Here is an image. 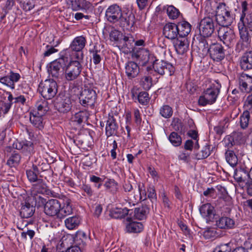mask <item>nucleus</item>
<instances>
[{"mask_svg":"<svg viewBox=\"0 0 252 252\" xmlns=\"http://www.w3.org/2000/svg\"><path fill=\"white\" fill-rule=\"evenodd\" d=\"M35 212V207L30 203L25 202L22 203L20 211V215L22 218H29L31 217Z\"/></svg>","mask_w":252,"mask_h":252,"instance_id":"obj_28","label":"nucleus"},{"mask_svg":"<svg viewBox=\"0 0 252 252\" xmlns=\"http://www.w3.org/2000/svg\"><path fill=\"white\" fill-rule=\"evenodd\" d=\"M215 31L213 19L210 16L204 18L200 22L199 31L203 37H209Z\"/></svg>","mask_w":252,"mask_h":252,"instance_id":"obj_15","label":"nucleus"},{"mask_svg":"<svg viewBox=\"0 0 252 252\" xmlns=\"http://www.w3.org/2000/svg\"><path fill=\"white\" fill-rule=\"evenodd\" d=\"M82 61L73 59V57H71V60L65 69V78L66 80L73 81L79 76L82 69Z\"/></svg>","mask_w":252,"mask_h":252,"instance_id":"obj_5","label":"nucleus"},{"mask_svg":"<svg viewBox=\"0 0 252 252\" xmlns=\"http://www.w3.org/2000/svg\"><path fill=\"white\" fill-rule=\"evenodd\" d=\"M81 219L76 216L69 217L64 220L66 228L70 230L77 228L79 225Z\"/></svg>","mask_w":252,"mask_h":252,"instance_id":"obj_36","label":"nucleus"},{"mask_svg":"<svg viewBox=\"0 0 252 252\" xmlns=\"http://www.w3.org/2000/svg\"><path fill=\"white\" fill-rule=\"evenodd\" d=\"M208 53L211 58L217 62L221 61L225 57V50L224 47L220 43L218 42L210 45Z\"/></svg>","mask_w":252,"mask_h":252,"instance_id":"obj_12","label":"nucleus"},{"mask_svg":"<svg viewBox=\"0 0 252 252\" xmlns=\"http://www.w3.org/2000/svg\"><path fill=\"white\" fill-rule=\"evenodd\" d=\"M250 113L249 111L246 110L240 117V126L243 129L246 128L249 125L250 118Z\"/></svg>","mask_w":252,"mask_h":252,"instance_id":"obj_46","label":"nucleus"},{"mask_svg":"<svg viewBox=\"0 0 252 252\" xmlns=\"http://www.w3.org/2000/svg\"><path fill=\"white\" fill-rule=\"evenodd\" d=\"M90 52L92 54L94 63L95 64H98L101 60V57L98 54L100 52L97 50H90Z\"/></svg>","mask_w":252,"mask_h":252,"instance_id":"obj_57","label":"nucleus"},{"mask_svg":"<svg viewBox=\"0 0 252 252\" xmlns=\"http://www.w3.org/2000/svg\"><path fill=\"white\" fill-rule=\"evenodd\" d=\"M13 147L26 154L31 153L33 150V143L27 140L16 141L13 144Z\"/></svg>","mask_w":252,"mask_h":252,"instance_id":"obj_24","label":"nucleus"},{"mask_svg":"<svg viewBox=\"0 0 252 252\" xmlns=\"http://www.w3.org/2000/svg\"><path fill=\"white\" fill-rule=\"evenodd\" d=\"M173 45L176 52L180 55H183L188 50L189 41L187 37H178L173 40Z\"/></svg>","mask_w":252,"mask_h":252,"instance_id":"obj_21","label":"nucleus"},{"mask_svg":"<svg viewBox=\"0 0 252 252\" xmlns=\"http://www.w3.org/2000/svg\"><path fill=\"white\" fill-rule=\"evenodd\" d=\"M177 27L178 29L179 37H187L188 34L190 32L191 26L187 21H183L178 22L177 24Z\"/></svg>","mask_w":252,"mask_h":252,"instance_id":"obj_30","label":"nucleus"},{"mask_svg":"<svg viewBox=\"0 0 252 252\" xmlns=\"http://www.w3.org/2000/svg\"><path fill=\"white\" fill-rule=\"evenodd\" d=\"M31 190L32 194L33 196L36 204L38 203L39 198L38 197L41 196L38 195V194L53 195L54 193L48 188L46 184L42 179H39L37 180V182L32 185Z\"/></svg>","mask_w":252,"mask_h":252,"instance_id":"obj_9","label":"nucleus"},{"mask_svg":"<svg viewBox=\"0 0 252 252\" xmlns=\"http://www.w3.org/2000/svg\"><path fill=\"white\" fill-rule=\"evenodd\" d=\"M198 47L199 50H202V52H208L209 46L207 40L203 37H200L198 40Z\"/></svg>","mask_w":252,"mask_h":252,"instance_id":"obj_53","label":"nucleus"},{"mask_svg":"<svg viewBox=\"0 0 252 252\" xmlns=\"http://www.w3.org/2000/svg\"><path fill=\"white\" fill-rule=\"evenodd\" d=\"M249 7L247 1L244 0L241 2V13L239 21H244L247 14L248 13Z\"/></svg>","mask_w":252,"mask_h":252,"instance_id":"obj_52","label":"nucleus"},{"mask_svg":"<svg viewBox=\"0 0 252 252\" xmlns=\"http://www.w3.org/2000/svg\"><path fill=\"white\" fill-rule=\"evenodd\" d=\"M235 180L239 183L244 182L247 179L252 178L251 175V170L249 172L244 168L236 169L234 173Z\"/></svg>","mask_w":252,"mask_h":252,"instance_id":"obj_29","label":"nucleus"},{"mask_svg":"<svg viewBox=\"0 0 252 252\" xmlns=\"http://www.w3.org/2000/svg\"><path fill=\"white\" fill-rule=\"evenodd\" d=\"M149 212V208L146 206H142L136 208L134 210V216L139 220H142L146 218Z\"/></svg>","mask_w":252,"mask_h":252,"instance_id":"obj_44","label":"nucleus"},{"mask_svg":"<svg viewBox=\"0 0 252 252\" xmlns=\"http://www.w3.org/2000/svg\"><path fill=\"white\" fill-rule=\"evenodd\" d=\"M240 40L248 43L250 41V34L248 29L245 25V21H239L238 23Z\"/></svg>","mask_w":252,"mask_h":252,"instance_id":"obj_31","label":"nucleus"},{"mask_svg":"<svg viewBox=\"0 0 252 252\" xmlns=\"http://www.w3.org/2000/svg\"><path fill=\"white\" fill-rule=\"evenodd\" d=\"M221 87V84L218 81H215L204 90L203 94L200 96L198 99L199 105L204 106L215 103L220 93Z\"/></svg>","mask_w":252,"mask_h":252,"instance_id":"obj_3","label":"nucleus"},{"mask_svg":"<svg viewBox=\"0 0 252 252\" xmlns=\"http://www.w3.org/2000/svg\"><path fill=\"white\" fill-rule=\"evenodd\" d=\"M225 157L227 162L232 167L237 164V157L232 150H226L225 153Z\"/></svg>","mask_w":252,"mask_h":252,"instance_id":"obj_41","label":"nucleus"},{"mask_svg":"<svg viewBox=\"0 0 252 252\" xmlns=\"http://www.w3.org/2000/svg\"><path fill=\"white\" fill-rule=\"evenodd\" d=\"M168 140L170 143L175 147H178L182 144V138L176 132H172L168 136Z\"/></svg>","mask_w":252,"mask_h":252,"instance_id":"obj_47","label":"nucleus"},{"mask_svg":"<svg viewBox=\"0 0 252 252\" xmlns=\"http://www.w3.org/2000/svg\"><path fill=\"white\" fill-rule=\"evenodd\" d=\"M118 125L113 116L109 115L106 122L105 134L108 137L116 135L117 133Z\"/></svg>","mask_w":252,"mask_h":252,"instance_id":"obj_22","label":"nucleus"},{"mask_svg":"<svg viewBox=\"0 0 252 252\" xmlns=\"http://www.w3.org/2000/svg\"><path fill=\"white\" fill-rule=\"evenodd\" d=\"M27 176L30 182H36L40 178H38L39 171L36 165H33L32 167L26 171Z\"/></svg>","mask_w":252,"mask_h":252,"instance_id":"obj_38","label":"nucleus"},{"mask_svg":"<svg viewBox=\"0 0 252 252\" xmlns=\"http://www.w3.org/2000/svg\"><path fill=\"white\" fill-rule=\"evenodd\" d=\"M240 64L244 70L252 69V51L246 52L242 57Z\"/></svg>","mask_w":252,"mask_h":252,"instance_id":"obj_32","label":"nucleus"},{"mask_svg":"<svg viewBox=\"0 0 252 252\" xmlns=\"http://www.w3.org/2000/svg\"><path fill=\"white\" fill-rule=\"evenodd\" d=\"M71 2L72 9L75 11L92 8L91 3L85 0H72Z\"/></svg>","mask_w":252,"mask_h":252,"instance_id":"obj_35","label":"nucleus"},{"mask_svg":"<svg viewBox=\"0 0 252 252\" xmlns=\"http://www.w3.org/2000/svg\"><path fill=\"white\" fill-rule=\"evenodd\" d=\"M217 235L216 231L213 229H208L203 233V236L206 239L215 238Z\"/></svg>","mask_w":252,"mask_h":252,"instance_id":"obj_59","label":"nucleus"},{"mask_svg":"<svg viewBox=\"0 0 252 252\" xmlns=\"http://www.w3.org/2000/svg\"><path fill=\"white\" fill-rule=\"evenodd\" d=\"M138 90L137 87H133L131 90L130 93L132 99H137L138 102L142 105L148 104L150 100L148 93L146 92H141L138 94Z\"/></svg>","mask_w":252,"mask_h":252,"instance_id":"obj_23","label":"nucleus"},{"mask_svg":"<svg viewBox=\"0 0 252 252\" xmlns=\"http://www.w3.org/2000/svg\"><path fill=\"white\" fill-rule=\"evenodd\" d=\"M239 88L242 92L252 91V77L247 74H243L239 78Z\"/></svg>","mask_w":252,"mask_h":252,"instance_id":"obj_25","label":"nucleus"},{"mask_svg":"<svg viewBox=\"0 0 252 252\" xmlns=\"http://www.w3.org/2000/svg\"><path fill=\"white\" fill-rule=\"evenodd\" d=\"M223 216L216 218V225L221 229H230L234 227L235 222L230 218L224 216L225 214L230 213L231 209L227 206L223 207Z\"/></svg>","mask_w":252,"mask_h":252,"instance_id":"obj_14","label":"nucleus"},{"mask_svg":"<svg viewBox=\"0 0 252 252\" xmlns=\"http://www.w3.org/2000/svg\"><path fill=\"white\" fill-rule=\"evenodd\" d=\"M58 88V86L55 81L53 79H46L39 84L38 90L44 98L51 99L56 95Z\"/></svg>","mask_w":252,"mask_h":252,"instance_id":"obj_4","label":"nucleus"},{"mask_svg":"<svg viewBox=\"0 0 252 252\" xmlns=\"http://www.w3.org/2000/svg\"><path fill=\"white\" fill-rule=\"evenodd\" d=\"M35 232L33 230H28L27 231H23L21 233L22 239L26 240L27 239V236H29L30 239L32 240L35 235Z\"/></svg>","mask_w":252,"mask_h":252,"instance_id":"obj_60","label":"nucleus"},{"mask_svg":"<svg viewBox=\"0 0 252 252\" xmlns=\"http://www.w3.org/2000/svg\"><path fill=\"white\" fill-rule=\"evenodd\" d=\"M244 106L246 110L252 112V94L247 97Z\"/></svg>","mask_w":252,"mask_h":252,"instance_id":"obj_64","label":"nucleus"},{"mask_svg":"<svg viewBox=\"0 0 252 252\" xmlns=\"http://www.w3.org/2000/svg\"><path fill=\"white\" fill-rule=\"evenodd\" d=\"M21 76L19 73L11 71L8 75L0 78V82L13 90L15 87V84L18 82Z\"/></svg>","mask_w":252,"mask_h":252,"instance_id":"obj_18","label":"nucleus"},{"mask_svg":"<svg viewBox=\"0 0 252 252\" xmlns=\"http://www.w3.org/2000/svg\"><path fill=\"white\" fill-rule=\"evenodd\" d=\"M130 211V210L128 209L126 207L124 208H116L110 211V216L114 219H122L125 217Z\"/></svg>","mask_w":252,"mask_h":252,"instance_id":"obj_37","label":"nucleus"},{"mask_svg":"<svg viewBox=\"0 0 252 252\" xmlns=\"http://www.w3.org/2000/svg\"><path fill=\"white\" fill-rule=\"evenodd\" d=\"M223 144L225 147L228 148L232 147L234 144L233 137L230 135L226 136L223 140Z\"/></svg>","mask_w":252,"mask_h":252,"instance_id":"obj_58","label":"nucleus"},{"mask_svg":"<svg viewBox=\"0 0 252 252\" xmlns=\"http://www.w3.org/2000/svg\"><path fill=\"white\" fill-rule=\"evenodd\" d=\"M211 4H207L205 10L212 16H215L216 21L219 26H229L235 19V15L232 13L230 8L224 2L219 3L215 10L212 11Z\"/></svg>","mask_w":252,"mask_h":252,"instance_id":"obj_1","label":"nucleus"},{"mask_svg":"<svg viewBox=\"0 0 252 252\" xmlns=\"http://www.w3.org/2000/svg\"><path fill=\"white\" fill-rule=\"evenodd\" d=\"M81 189L86 193L88 197H90L93 194V190L90 186L83 185Z\"/></svg>","mask_w":252,"mask_h":252,"instance_id":"obj_63","label":"nucleus"},{"mask_svg":"<svg viewBox=\"0 0 252 252\" xmlns=\"http://www.w3.org/2000/svg\"><path fill=\"white\" fill-rule=\"evenodd\" d=\"M21 6L25 11H30L34 7L33 0H23Z\"/></svg>","mask_w":252,"mask_h":252,"instance_id":"obj_54","label":"nucleus"},{"mask_svg":"<svg viewBox=\"0 0 252 252\" xmlns=\"http://www.w3.org/2000/svg\"><path fill=\"white\" fill-rule=\"evenodd\" d=\"M143 229V225L141 222L132 221L126 226V230L129 233H139Z\"/></svg>","mask_w":252,"mask_h":252,"instance_id":"obj_40","label":"nucleus"},{"mask_svg":"<svg viewBox=\"0 0 252 252\" xmlns=\"http://www.w3.org/2000/svg\"><path fill=\"white\" fill-rule=\"evenodd\" d=\"M42 115L37 114L35 112H30V120L32 125L40 130L44 127Z\"/></svg>","mask_w":252,"mask_h":252,"instance_id":"obj_33","label":"nucleus"},{"mask_svg":"<svg viewBox=\"0 0 252 252\" xmlns=\"http://www.w3.org/2000/svg\"><path fill=\"white\" fill-rule=\"evenodd\" d=\"M105 17L110 23H115L119 21L125 22L127 26L132 27L135 24V16L130 13L127 17L123 16L121 8L117 4L108 7L105 11Z\"/></svg>","mask_w":252,"mask_h":252,"instance_id":"obj_2","label":"nucleus"},{"mask_svg":"<svg viewBox=\"0 0 252 252\" xmlns=\"http://www.w3.org/2000/svg\"><path fill=\"white\" fill-rule=\"evenodd\" d=\"M104 186L107 191L113 194L116 193L118 189V184L114 179H108Z\"/></svg>","mask_w":252,"mask_h":252,"instance_id":"obj_45","label":"nucleus"},{"mask_svg":"<svg viewBox=\"0 0 252 252\" xmlns=\"http://www.w3.org/2000/svg\"><path fill=\"white\" fill-rule=\"evenodd\" d=\"M21 76L19 73L11 71L8 75L0 78V82L13 90L15 87V84L18 82Z\"/></svg>","mask_w":252,"mask_h":252,"instance_id":"obj_19","label":"nucleus"},{"mask_svg":"<svg viewBox=\"0 0 252 252\" xmlns=\"http://www.w3.org/2000/svg\"><path fill=\"white\" fill-rule=\"evenodd\" d=\"M163 9L166 10L169 18L172 20L176 19L181 14L179 9L172 5L164 6Z\"/></svg>","mask_w":252,"mask_h":252,"instance_id":"obj_39","label":"nucleus"},{"mask_svg":"<svg viewBox=\"0 0 252 252\" xmlns=\"http://www.w3.org/2000/svg\"><path fill=\"white\" fill-rule=\"evenodd\" d=\"M66 62H67V58L63 57L50 63L48 68L49 74L55 78H58L61 69L65 65Z\"/></svg>","mask_w":252,"mask_h":252,"instance_id":"obj_16","label":"nucleus"},{"mask_svg":"<svg viewBox=\"0 0 252 252\" xmlns=\"http://www.w3.org/2000/svg\"><path fill=\"white\" fill-rule=\"evenodd\" d=\"M38 206L44 205V213L50 217H56L58 218V214L61 209L60 202L55 199H52L46 202V199L41 196H39Z\"/></svg>","mask_w":252,"mask_h":252,"instance_id":"obj_7","label":"nucleus"},{"mask_svg":"<svg viewBox=\"0 0 252 252\" xmlns=\"http://www.w3.org/2000/svg\"><path fill=\"white\" fill-rule=\"evenodd\" d=\"M201 216L207 220H212L215 218V210L210 203L202 205L199 209Z\"/></svg>","mask_w":252,"mask_h":252,"instance_id":"obj_26","label":"nucleus"},{"mask_svg":"<svg viewBox=\"0 0 252 252\" xmlns=\"http://www.w3.org/2000/svg\"><path fill=\"white\" fill-rule=\"evenodd\" d=\"M12 103L13 102H0L1 109L2 110V114H5L9 111Z\"/></svg>","mask_w":252,"mask_h":252,"instance_id":"obj_62","label":"nucleus"},{"mask_svg":"<svg viewBox=\"0 0 252 252\" xmlns=\"http://www.w3.org/2000/svg\"><path fill=\"white\" fill-rule=\"evenodd\" d=\"M36 110H32V112H35L37 114L44 116L49 110L48 102L45 99H41L36 103Z\"/></svg>","mask_w":252,"mask_h":252,"instance_id":"obj_34","label":"nucleus"},{"mask_svg":"<svg viewBox=\"0 0 252 252\" xmlns=\"http://www.w3.org/2000/svg\"><path fill=\"white\" fill-rule=\"evenodd\" d=\"M125 72L129 79L135 78L139 73V67L134 62H128L125 65Z\"/></svg>","mask_w":252,"mask_h":252,"instance_id":"obj_27","label":"nucleus"},{"mask_svg":"<svg viewBox=\"0 0 252 252\" xmlns=\"http://www.w3.org/2000/svg\"><path fill=\"white\" fill-rule=\"evenodd\" d=\"M137 5L140 10L144 9L149 4V0H136Z\"/></svg>","mask_w":252,"mask_h":252,"instance_id":"obj_61","label":"nucleus"},{"mask_svg":"<svg viewBox=\"0 0 252 252\" xmlns=\"http://www.w3.org/2000/svg\"><path fill=\"white\" fill-rule=\"evenodd\" d=\"M55 106L60 113H66L69 112L71 107L70 97L67 95H62L57 98Z\"/></svg>","mask_w":252,"mask_h":252,"instance_id":"obj_17","label":"nucleus"},{"mask_svg":"<svg viewBox=\"0 0 252 252\" xmlns=\"http://www.w3.org/2000/svg\"><path fill=\"white\" fill-rule=\"evenodd\" d=\"M72 213V208L71 206L69 203L65 204L63 207L61 206V209H60L58 218L63 219L66 216L70 215Z\"/></svg>","mask_w":252,"mask_h":252,"instance_id":"obj_43","label":"nucleus"},{"mask_svg":"<svg viewBox=\"0 0 252 252\" xmlns=\"http://www.w3.org/2000/svg\"><path fill=\"white\" fill-rule=\"evenodd\" d=\"M231 243L220 244L216 248L220 252H230L231 251Z\"/></svg>","mask_w":252,"mask_h":252,"instance_id":"obj_55","label":"nucleus"},{"mask_svg":"<svg viewBox=\"0 0 252 252\" xmlns=\"http://www.w3.org/2000/svg\"><path fill=\"white\" fill-rule=\"evenodd\" d=\"M211 154V151L209 145H206L203 147L201 151L198 152L196 158L197 159H201L207 158Z\"/></svg>","mask_w":252,"mask_h":252,"instance_id":"obj_51","label":"nucleus"},{"mask_svg":"<svg viewBox=\"0 0 252 252\" xmlns=\"http://www.w3.org/2000/svg\"><path fill=\"white\" fill-rule=\"evenodd\" d=\"M87 118V114L84 111H79L76 113L71 118L72 122L76 123V124L80 125L83 121Z\"/></svg>","mask_w":252,"mask_h":252,"instance_id":"obj_48","label":"nucleus"},{"mask_svg":"<svg viewBox=\"0 0 252 252\" xmlns=\"http://www.w3.org/2000/svg\"><path fill=\"white\" fill-rule=\"evenodd\" d=\"M21 156L19 154L14 153L12 154L7 161L6 164L10 167H14L17 165L20 161Z\"/></svg>","mask_w":252,"mask_h":252,"instance_id":"obj_50","label":"nucleus"},{"mask_svg":"<svg viewBox=\"0 0 252 252\" xmlns=\"http://www.w3.org/2000/svg\"><path fill=\"white\" fill-rule=\"evenodd\" d=\"M159 113L164 118H169L173 114L172 108L168 105H163L160 107Z\"/></svg>","mask_w":252,"mask_h":252,"instance_id":"obj_49","label":"nucleus"},{"mask_svg":"<svg viewBox=\"0 0 252 252\" xmlns=\"http://www.w3.org/2000/svg\"><path fill=\"white\" fill-rule=\"evenodd\" d=\"M219 39L229 48L233 46L236 39L234 31L229 26H219L217 29Z\"/></svg>","mask_w":252,"mask_h":252,"instance_id":"obj_6","label":"nucleus"},{"mask_svg":"<svg viewBox=\"0 0 252 252\" xmlns=\"http://www.w3.org/2000/svg\"><path fill=\"white\" fill-rule=\"evenodd\" d=\"M74 239L76 242L80 240L83 243H85L87 240V235L83 231H78L76 233Z\"/></svg>","mask_w":252,"mask_h":252,"instance_id":"obj_56","label":"nucleus"},{"mask_svg":"<svg viewBox=\"0 0 252 252\" xmlns=\"http://www.w3.org/2000/svg\"><path fill=\"white\" fill-rule=\"evenodd\" d=\"M132 58L141 63L142 65H145L149 63H152L156 58L153 54L150 53V51L146 49H140L138 51L133 52Z\"/></svg>","mask_w":252,"mask_h":252,"instance_id":"obj_13","label":"nucleus"},{"mask_svg":"<svg viewBox=\"0 0 252 252\" xmlns=\"http://www.w3.org/2000/svg\"><path fill=\"white\" fill-rule=\"evenodd\" d=\"M96 97L95 90L91 88H87L82 91L79 99L82 105L85 107H91L94 105Z\"/></svg>","mask_w":252,"mask_h":252,"instance_id":"obj_11","label":"nucleus"},{"mask_svg":"<svg viewBox=\"0 0 252 252\" xmlns=\"http://www.w3.org/2000/svg\"><path fill=\"white\" fill-rule=\"evenodd\" d=\"M178 29L176 24L168 23L163 27V34L166 38L174 40L179 37Z\"/></svg>","mask_w":252,"mask_h":252,"instance_id":"obj_20","label":"nucleus"},{"mask_svg":"<svg viewBox=\"0 0 252 252\" xmlns=\"http://www.w3.org/2000/svg\"><path fill=\"white\" fill-rule=\"evenodd\" d=\"M86 43V39L83 35L77 36L73 40L69 46V49L75 52L71 56L73 59L83 60L84 54L82 50Z\"/></svg>","mask_w":252,"mask_h":252,"instance_id":"obj_8","label":"nucleus"},{"mask_svg":"<svg viewBox=\"0 0 252 252\" xmlns=\"http://www.w3.org/2000/svg\"><path fill=\"white\" fill-rule=\"evenodd\" d=\"M139 84L144 90H149L153 85L152 77L148 74L144 75L140 79Z\"/></svg>","mask_w":252,"mask_h":252,"instance_id":"obj_42","label":"nucleus"},{"mask_svg":"<svg viewBox=\"0 0 252 252\" xmlns=\"http://www.w3.org/2000/svg\"><path fill=\"white\" fill-rule=\"evenodd\" d=\"M152 63L155 72L161 75L165 73L172 75L174 72V67L166 61L159 60L156 58Z\"/></svg>","mask_w":252,"mask_h":252,"instance_id":"obj_10","label":"nucleus"}]
</instances>
